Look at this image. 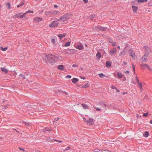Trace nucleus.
<instances>
[{
  "instance_id": "bb28decb",
  "label": "nucleus",
  "mask_w": 152,
  "mask_h": 152,
  "mask_svg": "<svg viewBox=\"0 0 152 152\" xmlns=\"http://www.w3.org/2000/svg\"><path fill=\"white\" fill-rule=\"evenodd\" d=\"M126 52L125 51V50H124L120 53V55H124L126 54Z\"/></svg>"
},
{
  "instance_id": "e433bc0d",
  "label": "nucleus",
  "mask_w": 152,
  "mask_h": 152,
  "mask_svg": "<svg viewBox=\"0 0 152 152\" xmlns=\"http://www.w3.org/2000/svg\"><path fill=\"white\" fill-rule=\"evenodd\" d=\"M6 5L8 7V9H10L11 4L9 2L7 3Z\"/></svg>"
},
{
  "instance_id": "aec40b11",
  "label": "nucleus",
  "mask_w": 152,
  "mask_h": 152,
  "mask_svg": "<svg viewBox=\"0 0 152 152\" xmlns=\"http://www.w3.org/2000/svg\"><path fill=\"white\" fill-rule=\"evenodd\" d=\"M1 70L2 72L6 73H7L8 72V70L5 67H2L1 68Z\"/></svg>"
},
{
  "instance_id": "79ce46f5",
  "label": "nucleus",
  "mask_w": 152,
  "mask_h": 152,
  "mask_svg": "<svg viewBox=\"0 0 152 152\" xmlns=\"http://www.w3.org/2000/svg\"><path fill=\"white\" fill-rule=\"evenodd\" d=\"M135 80L137 82V83H138L139 82V80L138 78V77L137 76L135 77Z\"/></svg>"
},
{
  "instance_id": "423d86ee",
  "label": "nucleus",
  "mask_w": 152,
  "mask_h": 152,
  "mask_svg": "<svg viewBox=\"0 0 152 152\" xmlns=\"http://www.w3.org/2000/svg\"><path fill=\"white\" fill-rule=\"evenodd\" d=\"M25 15V13L23 14H22V13H20L15 15L14 16V17L15 18H18L19 17L22 18L24 17Z\"/></svg>"
},
{
  "instance_id": "7ed1b4c3",
  "label": "nucleus",
  "mask_w": 152,
  "mask_h": 152,
  "mask_svg": "<svg viewBox=\"0 0 152 152\" xmlns=\"http://www.w3.org/2000/svg\"><path fill=\"white\" fill-rule=\"evenodd\" d=\"M83 119L85 122H86L87 124L89 125H91L94 124V120L91 118H89L88 120H86L85 118H83Z\"/></svg>"
},
{
  "instance_id": "4c0bfd02",
  "label": "nucleus",
  "mask_w": 152,
  "mask_h": 152,
  "mask_svg": "<svg viewBox=\"0 0 152 152\" xmlns=\"http://www.w3.org/2000/svg\"><path fill=\"white\" fill-rule=\"evenodd\" d=\"M73 50H75V49H69L68 50V51L67 52V53H69V52H72V51H73Z\"/></svg>"
},
{
  "instance_id": "603ef678",
  "label": "nucleus",
  "mask_w": 152,
  "mask_h": 152,
  "mask_svg": "<svg viewBox=\"0 0 152 152\" xmlns=\"http://www.w3.org/2000/svg\"><path fill=\"white\" fill-rule=\"evenodd\" d=\"M18 148L20 150H22L23 151H25V150L23 148H20V147H18Z\"/></svg>"
},
{
  "instance_id": "9b49d317",
  "label": "nucleus",
  "mask_w": 152,
  "mask_h": 152,
  "mask_svg": "<svg viewBox=\"0 0 152 152\" xmlns=\"http://www.w3.org/2000/svg\"><path fill=\"white\" fill-rule=\"evenodd\" d=\"M57 68L58 69L61 70H63L64 68V66L63 65H60L58 66Z\"/></svg>"
},
{
  "instance_id": "c756f323",
  "label": "nucleus",
  "mask_w": 152,
  "mask_h": 152,
  "mask_svg": "<svg viewBox=\"0 0 152 152\" xmlns=\"http://www.w3.org/2000/svg\"><path fill=\"white\" fill-rule=\"evenodd\" d=\"M147 0H138L137 2L140 3H142L144 2H146Z\"/></svg>"
},
{
  "instance_id": "6e6552de",
  "label": "nucleus",
  "mask_w": 152,
  "mask_h": 152,
  "mask_svg": "<svg viewBox=\"0 0 152 152\" xmlns=\"http://www.w3.org/2000/svg\"><path fill=\"white\" fill-rule=\"evenodd\" d=\"M54 57L55 58L59 61H62L64 59L63 57L59 56L58 55H55L54 56Z\"/></svg>"
},
{
  "instance_id": "0eeeda50",
  "label": "nucleus",
  "mask_w": 152,
  "mask_h": 152,
  "mask_svg": "<svg viewBox=\"0 0 152 152\" xmlns=\"http://www.w3.org/2000/svg\"><path fill=\"white\" fill-rule=\"evenodd\" d=\"M132 8L133 12L134 13H136L138 9V7L136 6L133 5L132 6Z\"/></svg>"
},
{
  "instance_id": "2f4dec72",
  "label": "nucleus",
  "mask_w": 152,
  "mask_h": 152,
  "mask_svg": "<svg viewBox=\"0 0 152 152\" xmlns=\"http://www.w3.org/2000/svg\"><path fill=\"white\" fill-rule=\"evenodd\" d=\"M147 65L146 64H141L140 66L143 69H144L146 67Z\"/></svg>"
},
{
  "instance_id": "7c9ffc66",
  "label": "nucleus",
  "mask_w": 152,
  "mask_h": 152,
  "mask_svg": "<svg viewBox=\"0 0 152 152\" xmlns=\"http://www.w3.org/2000/svg\"><path fill=\"white\" fill-rule=\"evenodd\" d=\"M0 49L1 50H2V51H6V50L7 49V48L6 47V48H3L2 47H0Z\"/></svg>"
},
{
  "instance_id": "1a4fd4ad",
  "label": "nucleus",
  "mask_w": 152,
  "mask_h": 152,
  "mask_svg": "<svg viewBox=\"0 0 152 152\" xmlns=\"http://www.w3.org/2000/svg\"><path fill=\"white\" fill-rule=\"evenodd\" d=\"M42 18L40 17H37L35 18L34 20L36 22H39L42 21Z\"/></svg>"
},
{
  "instance_id": "393cba45",
  "label": "nucleus",
  "mask_w": 152,
  "mask_h": 152,
  "mask_svg": "<svg viewBox=\"0 0 152 152\" xmlns=\"http://www.w3.org/2000/svg\"><path fill=\"white\" fill-rule=\"evenodd\" d=\"M117 75L119 78H121L122 77L123 75L121 73L118 72Z\"/></svg>"
},
{
  "instance_id": "3c124183",
  "label": "nucleus",
  "mask_w": 152,
  "mask_h": 152,
  "mask_svg": "<svg viewBox=\"0 0 152 152\" xmlns=\"http://www.w3.org/2000/svg\"><path fill=\"white\" fill-rule=\"evenodd\" d=\"M109 41L110 42H113V40L111 38H109Z\"/></svg>"
},
{
  "instance_id": "864d4df0",
  "label": "nucleus",
  "mask_w": 152,
  "mask_h": 152,
  "mask_svg": "<svg viewBox=\"0 0 152 152\" xmlns=\"http://www.w3.org/2000/svg\"><path fill=\"white\" fill-rule=\"evenodd\" d=\"M66 77L68 78H70L71 77V76L70 75H68L66 76Z\"/></svg>"
},
{
  "instance_id": "4468645a",
  "label": "nucleus",
  "mask_w": 152,
  "mask_h": 152,
  "mask_svg": "<svg viewBox=\"0 0 152 152\" xmlns=\"http://www.w3.org/2000/svg\"><path fill=\"white\" fill-rule=\"evenodd\" d=\"M130 56L133 58H135L136 56L134 53L131 50H130Z\"/></svg>"
},
{
  "instance_id": "37998d69",
  "label": "nucleus",
  "mask_w": 152,
  "mask_h": 152,
  "mask_svg": "<svg viewBox=\"0 0 152 152\" xmlns=\"http://www.w3.org/2000/svg\"><path fill=\"white\" fill-rule=\"evenodd\" d=\"M146 67L148 69L150 70V71H152V68L149 66L148 65H147Z\"/></svg>"
},
{
  "instance_id": "49530a36",
  "label": "nucleus",
  "mask_w": 152,
  "mask_h": 152,
  "mask_svg": "<svg viewBox=\"0 0 152 152\" xmlns=\"http://www.w3.org/2000/svg\"><path fill=\"white\" fill-rule=\"evenodd\" d=\"M111 88L112 89H116L117 88L115 86H113V85H112L111 86Z\"/></svg>"
},
{
  "instance_id": "338daca9",
  "label": "nucleus",
  "mask_w": 152,
  "mask_h": 152,
  "mask_svg": "<svg viewBox=\"0 0 152 152\" xmlns=\"http://www.w3.org/2000/svg\"><path fill=\"white\" fill-rule=\"evenodd\" d=\"M149 4H151L150 5L152 6V1H151L149 3Z\"/></svg>"
},
{
  "instance_id": "bf43d9fd",
  "label": "nucleus",
  "mask_w": 152,
  "mask_h": 152,
  "mask_svg": "<svg viewBox=\"0 0 152 152\" xmlns=\"http://www.w3.org/2000/svg\"><path fill=\"white\" fill-rule=\"evenodd\" d=\"M24 124H25L26 125H28V126H30L29 124L28 123H27L25 122V123H24Z\"/></svg>"
},
{
  "instance_id": "f257e3e1",
  "label": "nucleus",
  "mask_w": 152,
  "mask_h": 152,
  "mask_svg": "<svg viewBox=\"0 0 152 152\" xmlns=\"http://www.w3.org/2000/svg\"><path fill=\"white\" fill-rule=\"evenodd\" d=\"M72 16V13H66L61 16L58 20L66 23V21L69 20L70 18Z\"/></svg>"
},
{
  "instance_id": "20e7f679",
  "label": "nucleus",
  "mask_w": 152,
  "mask_h": 152,
  "mask_svg": "<svg viewBox=\"0 0 152 152\" xmlns=\"http://www.w3.org/2000/svg\"><path fill=\"white\" fill-rule=\"evenodd\" d=\"M59 23L57 21H53L49 24V26L51 28H54L58 26Z\"/></svg>"
},
{
  "instance_id": "f8f14e48",
  "label": "nucleus",
  "mask_w": 152,
  "mask_h": 152,
  "mask_svg": "<svg viewBox=\"0 0 152 152\" xmlns=\"http://www.w3.org/2000/svg\"><path fill=\"white\" fill-rule=\"evenodd\" d=\"M147 58V56L145 55L141 58V61L142 62H144L146 61Z\"/></svg>"
},
{
  "instance_id": "6e6d98bb",
  "label": "nucleus",
  "mask_w": 152,
  "mask_h": 152,
  "mask_svg": "<svg viewBox=\"0 0 152 152\" xmlns=\"http://www.w3.org/2000/svg\"><path fill=\"white\" fill-rule=\"evenodd\" d=\"M83 1L84 2L85 4H86L88 2V1L87 0H83Z\"/></svg>"
},
{
  "instance_id": "13d9d810",
  "label": "nucleus",
  "mask_w": 152,
  "mask_h": 152,
  "mask_svg": "<svg viewBox=\"0 0 152 152\" xmlns=\"http://www.w3.org/2000/svg\"><path fill=\"white\" fill-rule=\"evenodd\" d=\"M129 72L128 71H126L124 72V73L126 74H129Z\"/></svg>"
},
{
  "instance_id": "f3484780",
  "label": "nucleus",
  "mask_w": 152,
  "mask_h": 152,
  "mask_svg": "<svg viewBox=\"0 0 152 152\" xmlns=\"http://www.w3.org/2000/svg\"><path fill=\"white\" fill-rule=\"evenodd\" d=\"M45 13L46 15H52V11H46Z\"/></svg>"
},
{
  "instance_id": "774afa93",
  "label": "nucleus",
  "mask_w": 152,
  "mask_h": 152,
  "mask_svg": "<svg viewBox=\"0 0 152 152\" xmlns=\"http://www.w3.org/2000/svg\"><path fill=\"white\" fill-rule=\"evenodd\" d=\"M150 123L151 124H152V120H150Z\"/></svg>"
},
{
  "instance_id": "0e129e2a",
  "label": "nucleus",
  "mask_w": 152,
  "mask_h": 152,
  "mask_svg": "<svg viewBox=\"0 0 152 152\" xmlns=\"http://www.w3.org/2000/svg\"><path fill=\"white\" fill-rule=\"evenodd\" d=\"M54 7H55V8H57V7H58V6H57V5H54Z\"/></svg>"
},
{
  "instance_id": "c85d7f7f",
  "label": "nucleus",
  "mask_w": 152,
  "mask_h": 152,
  "mask_svg": "<svg viewBox=\"0 0 152 152\" xmlns=\"http://www.w3.org/2000/svg\"><path fill=\"white\" fill-rule=\"evenodd\" d=\"M82 105L84 109H88V107L86 104H82Z\"/></svg>"
},
{
  "instance_id": "052dcab7",
  "label": "nucleus",
  "mask_w": 152,
  "mask_h": 152,
  "mask_svg": "<svg viewBox=\"0 0 152 152\" xmlns=\"http://www.w3.org/2000/svg\"><path fill=\"white\" fill-rule=\"evenodd\" d=\"M136 117H137V118H139V117H140V116L137 114L136 115Z\"/></svg>"
},
{
  "instance_id": "c03bdc74",
  "label": "nucleus",
  "mask_w": 152,
  "mask_h": 152,
  "mask_svg": "<svg viewBox=\"0 0 152 152\" xmlns=\"http://www.w3.org/2000/svg\"><path fill=\"white\" fill-rule=\"evenodd\" d=\"M62 93L64 95H67L68 94V93L65 91H63Z\"/></svg>"
},
{
  "instance_id": "2eb2a0df",
  "label": "nucleus",
  "mask_w": 152,
  "mask_h": 152,
  "mask_svg": "<svg viewBox=\"0 0 152 152\" xmlns=\"http://www.w3.org/2000/svg\"><path fill=\"white\" fill-rule=\"evenodd\" d=\"M66 34H60L58 35V37H59L60 39H61L62 38L66 36Z\"/></svg>"
},
{
  "instance_id": "39448f33",
  "label": "nucleus",
  "mask_w": 152,
  "mask_h": 152,
  "mask_svg": "<svg viewBox=\"0 0 152 152\" xmlns=\"http://www.w3.org/2000/svg\"><path fill=\"white\" fill-rule=\"evenodd\" d=\"M117 52L116 49L115 48H114L112 49H111L109 52V54L112 56L115 55Z\"/></svg>"
},
{
  "instance_id": "4be33fe9",
  "label": "nucleus",
  "mask_w": 152,
  "mask_h": 152,
  "mask_svg": "<svg viewBox=\"0 0 152 152\" xmlns=\"http://www.w3.org/2000/svg\"><path fill=\"white\" fill-rule=\"evenodd\" d=\"M52 15L53 14L55 15H57L59 13V12L57 11L52 10Z\"/></svg>"
},
{
  "instance_id": "58836bf2",
  "label": "nucleus",
  "mask_w": 152,
  "mask_h": 152,
  "mask_svg": "<svg viewBox=\"0 0 152 152\" xmlns=\"http://www.w3.org/2000/svg\"><path fill=\"white\" fill-rule=\"evenodd\" d=\"M47 140L48 142H52L53 141V140H52L51 138H48L47 139Z\"/></svg>"
},
{
  "instance_id": "69168bd1",
  "label": "nucleus",
  "mask_w": 152,
  "mask_h": 152,
  "mask_svg": "<svg viewBox=\"0 0 152 152\" xmlns=\"http://www.w3.org/2000/svg\"><path fill=\"white\" fill-rule=\"evenodd\" d=\"M123 63L125 65H126L127 64V63L125 61H124L123 62Z\"/></svg>"
},
{
  "instance_id": "e2e57ef3",
  "label": "nucleus",
  "mask_w": 152,
  "mask_h": 152,
  "mask_svg": "<svg viewBox=\"0 0 152 152\" xmlns=\"http://www.w3.org/2000/svg\"><path fill=\"white\" fill-rule=\"evenodd\" d=\"M115 89L118 92H119V91H120L119 90H118V89H117V88H116V89Z\"/></svg>"
},
{
  "instance_id": "f704fd0d",
  "label": "nucleus",
  "mask_w": 152,
  "mask_h": 152,
  "mask_svg": "<svg viewBox=\"0 0 152 152\" xmlns=\"http://www.w3.org/2000/svg\"><path fill=\"white\" fill-rule=\"evenodd\" d=\"M70 43H71L70 42H68L65 44V46L66 47L69 46L70 45Z\"/></svg>"
},
{
  "instance_id": "6ab92c4d",
  "label": "nucleus",
  "mask_w": 152,
  "mask_h": 152,
  "mask_svg": "<svg viewBox=\"0 0 152 152\" xmlns=\"http://www.w3.org/2000/svg\"><path fill=\"white\" fill-rule=\"evenodd\" d=\"M98 75H99V77L102 78H103L106 77V76L103 73L99 74Z\"/></svg>"
},
{
  "instance_id": "8fccbe9b",
  "label": "nucleus",
  "mask_w": 152,
  "mask_h": 152,
  "mask_svg": "<svg viewBox=\"0 0 152 152\" xmlns=\"http://www.w3.org/2000/svg\"><path fill=\"white\" fill-rule=\"evenodd\" d=\"M72 66L74 67H77L78 66V65L77 64H74L72 65Z\"/></svg>"
},
{
  "instance_id": "72a5a7b5",
  "label": "nucleus",
  "mask_w": 152,
  "mask_h": 152,
  "mask_svg": "<svg viewBox=\"0 0 152 152\" xmlns=\"http://www.w3.org/2000/svg\"><path fill=\"white\" fill-rule=\"evenodd\" d=\"M24 2H22L20 4L18 5L17 6V7L18 8L20 7H22L24 4Z\"/></svg>"
},
{
  "instance_id": "5701e85b",
  "label": "nucleus",
  "mask_w": 152,
  "mask_h": 152,
  "mask_svg": "<svg viewBox=\"0 0 152 152\" xmlns=\"http://www.w3.org/2000/svg\"><path fill=\"white\" fill-rule=\"evenodd\" d=\"M78 81V79L75 78H73L72 80V82L74 84H76Z\"/></svg>"
},
{
  "instance_id": "4d7b16f0",
  "label": "nucleus",
  "mask_w": 152,
  "mask_h": 152,
  "mask_svg": "<svg viewBox=\"0 0 152 152\" xmlns=\"http://www.w3.org/2000/svg\"><path fill=\"white\" fill-rule=\"evenodd\" d=\"M112 46H115L116 45V44L115 42H114L112 44Z\"/></svg>"
},
{
  "instance_id": "09e8293b",
  "label": "nucleus",
  "mask_w": 152,
  "mask_h": 152,
  "mask_svg": "<svg viewBox=\"0 0 152 152\" xmlns=\"http://www.w3.org/2000/svg\"><path fill=\"white\" fill-rule=\"evenodd\" d=\"M143 115L145 117H146L148 115V113H144L143 114Z\"/></svg>"
},
{
  "instance_id": "dca6fc26",
  "label": "nucleus",
  "mask_w": 152,
  "mask_h": 152,
  "mask_svg": "<svg viewBox=\"0 0 152 152\" xmlns=\"http://www.w3.org/2000/svg\"><path fill=\"white\" fill-rule=\"evenodd\" d=\"M57 40V37L56 36L53 37V38H52L51 39V42L52 43L54 44H56V40Z\"/></svg>"
},
{
  "instance_id": "ddd939ff",
  "label": "nucleus",
  "mask_w": 152,
  "mask_h": 152,
  "mask_svg": "<svg viewBox=\"0 0 152 152\" xmlns=\"http://www.w3.org/2000/svg\"><path fill=\"white\" fill-rule=\"evenodd\" d=\"M75 48L79 50H82L83 49V47L80 45H77L75 47Z\"/></svg>"
},
{
  "instance_id": "b1692460",
  "label": "nucleus",
  "mask_w": 152,
  "mask_h": 152,
  "mask_svg": "<svg viewBox=\"0 0 152 152\" xmlns=\"http://www.w3.org/2000/svg\"><path fill=\"white\" fill-rule=\"evenodd\" d=\"M111 64L108 61L106 62V66L107 67H109L111 66Z\"/></svg>"
},
{
  "instance_id": "9d476101",
  "label": "nucleus",
  "mask_w": 152,
  "mask_h": 152,
  "mask_svg": "<svg viewBox=\"0 0 152 152\" xmlns=\"http://www.w3.org/2000/svg\"><path fill=\"white\" fill-rule=\"evenodd\" d=\"M102 55L101 53L100 52H98L96 55V56L97 59H100L101 58Z\"/></svg>"
},
{
  "instance_id": "a211bd4d",
  "label": "nucleus",
  "mask_w": 152,
  "mask_h": 152,
  "mask_svg": "<svg viewBox=\"0 0 152 152\" xmlns=\"http://www.w3.org/2000/svg\"><path fill=\"white\" fill-rule=\"evenodd\" d=\"M138 83V84L137 87L140 89L141 91H142L143 90V88L142 84L141 83Z\"/></svg>"
},
{
  "instance_id": "a878e982",
  "label": "nucleus",
  "mask_w": 152,
  "mask_h": 152,
  "mask_svg": "<svg viewBox=\"0 0 152 152\" xmlns=\"http://www.w3.org/2000/svg\"><path fill=\"white\" fill-rule=\"evenodd\" d=\"M89 86V84L88 83H86L84 86H82V87L84 88H88Z\"/></svg>"
},
{
  "instance_id": "cd10ccee",
  "label": "nucleus",
  "mask_w": 152,
  "mask_h": 152,
  "mask_svg": "<svg viewBox=\"0 0 152 152\" xmlns=\"http://www.w3.org/2000/svg\"><path fill=\"white\" fill-rule=\"evenodd\" d=\"M99 26H96L94 27L93 28V29L95 31H99Z\"/></svg>"
},
{
  "instance_id": "a18cd8bd",
  "label": "nucleus",
  "mask_w": 152,
  "mask_h": 152,
  "mask_svg": "<svg viewBox=\"0 0 152 152\" xmlns=\"http://www.w3.org/2000/svg\"><path fill=\"white\" fill-rule=\"evenodd\" d=\"M132 66H133V69L134 71V73L135 72V67L134 66V65L132 64Z\"/></svg>"
},
{
  "instance_id": "412c9836",
  "label": "nucleus",
  "mask_w": 152,
  "mask_h": 152,
  "mask_svg": "<svg viewBox=\"0 0 152 152\" xmlns=\"http://www.w3.org/2000/svg\"><path fill=\"white\" fill-rule=\"evenodd\" d=\"M149 133L147 131H146L143 135L144 137H147L149 135Z\"/></svg>"
},
{
  "instance_id": "5fc2aeb1",
  "label": "nucleus",
  "mask_w": 152,
  "mask_h": 152,
  "mask_svg": "<svg viewBox=\"0 0 152 152\" xmlns=\"http://www.w3.org/2000/svg\"><path fill=\"white\" fill-rule=\"evenodd\" d=\"M80 77L81 79H83V80H85L86 78V77H83L80 76Z\"/></svg>"
},
{
  "instance_id": "473e14b6",
  "label": "nucleus",
  "mask_w": 152,
  "mask_h": 152,
  "mask_svg": "<svg viewBox=\"0 0 152 152\" xmlns=\"http://www.w3.org/2000/svg\"><path fill=\"white\" fill-rule=\"evenodd\" d=\"M106 29V28H103L102 27L99 26V30H101L104 31H105Z\"/></svg>"
},
{
  "instance_id": "c9c22d12",
  "label": "nucleus",
  "mask_w": 152,
  "mask_h": 152,
  "mask_svg": "<svg viewBox=\"0 0 152 152\" xmlns=\"http://www.w3.org/2000/svg\"><path fill=\"white\" fill-rule=\"evenodd\" d=\"M34 13V12L33 11H27L25 13V15L27 13Z\"/></svg>"
},
{
  "instance_id": "f03ea898",
  "label": "nucleus",
  "mask_w": 152,
  "mask_h": 152,
  "mask_svg": "<svg viewBox=\"0 0 152 152\" xmlns=\"http://www.w3.org/2000/svg\"><path fill=\"white\" fill-rule=\"evenodd\" d=\"M44 56L45 58V61L48 64H53L55 63L56 61L54 59H53V56L51 55H45Z\"/></svg>"
},
{
  "instance_id": "680f3d73",
  "label": "nucleus",
  "mask_w": 152,
  "mask_h": 152,
  "mask_svg": "<svg viewBox=\"0 0 152 152\" xmlns=\"http://www.w3.org/2000/svg\"><path fill=\"white\" fill-rule=\"evenodd\" d=\"M96 110L98 111H100L101 110V109L99 108H97L96 109Z\"/></svg>"
},
{
  "instance_id": "de8ad7c7",
  "label": "nucleus",
  "mask_w": 152,
  "mask_h": 152,
  "mask_svg": "<svg viewBox=\"0 0 152 152\" xmlns=\"http://www.w3.org/2000/svg\"><path fill=\"white\" fill-rule=\"evenodd\" d=\"M70 149V147H67L66 149H65L64 150V151H65L66 150H69Z\"/></svg>"
},
{
  "instance_id": "a19ab883",
  "label": "nucleus",
  "mask_w": 152,
  "mask_h": 152,
  "mask_svg": "<svg viewBox=\"0 0 152 152\" xmlns=\"http://www.w3.org/2000/svg\"><path fill=\"white\" fill-rule=\"evenodd\" d=\"M59 118H56L53 120V122H55V121H58L59 120Z\"/></svg>"
},
{
  "instance_id": "ea45409f",
  "label": "nucleus",
  "mask_w": 152,
  "mask_h": 152,
  "mask_svg": "<svg viewBox=\"0 0 152 152\" xmlns=\"http://www.w3.org/2000/svg\"><path fill=\"white\" fill-rule=\"evenodd\" d=\"M45 129H46V130L47 131H51L52 130V129L50 128H45Z\"/></svg>"
}]
</instances>
